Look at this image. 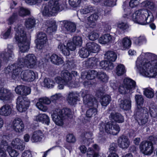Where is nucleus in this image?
Instances as JSON below:
<instances>
[{"instance_id": "nucleus-62", "label": "nucleus", "mask_w": 157, "mask_h": 157, "mask_svg": "<svg viewBox=\"0 0 157 157\" xmlns=\"http://www.w3.org/2000/svg\"><path fill=\"white\" fill-rule=\"evenodd\" d=\"M105 5L109 6H113L116 4L115 0H102Z\"/></svg>"}, {"instance_id": "nucleus-51", "label": "nucleus", "mask_w": 157, "mask_h": 157, "mask_svg": "<svg viewBox=\"0 0 157 157\" xmlns=\"http://www.w3.org/2000/svg\"><path fill=\"white\" fill-rule=\"evenodd\" d=\"M87 157H98L99 156L98 152L95 151L92 148H89L87 151Z\"/></svg>"}, {"instance_id": "nucleus-10", "label": "nucleus", "mask_w": 157, "mask_h": 157, "mask_svg": "<svg viewBox=\"0 0 157 157\" xmlns=\"http://www.w3.org/2000/svg\"><path fill=\"white\" fill-rule=\"evenodd\" d=\"M18 59L20 61L21 59L23 60L21 62V63L25 67L31 68L35 65L36 61V58L33 54H29L26 55L24 58H19Z\"/></svg>"}, {"instance_id": "nucleus-18", "label": "nucleus", "mask_w": 157, "mask_h": 157, "mask_svg": "<svg viewBox=\"0 0 157 157\" xmlns=\"http://www.w3.org/2000/svg\"><path fill=\"white\" fill-rule=\"evenodd\" d=\"M23 60V59H21L19 61L18 59L17 63L14 64V68L11 76L13 79H15L19 76L22 68L24 67L23 64L21 62Z\"/></svg>"}, {"instance_id": "nucleus-43", "label": "nucleus", "mask_w": 157, "mask_h": 157, "mask_svg": "<svg viewBox=\"0 0 157 157\" xmlns=\"http://www.w3.org/2000/svg\"><path fill=\"white\" fill-rule=\"evenodd\" d=\"M126 70L124 66L122 64L118 65L116 68L115 72L118 76H121L126 72Z\"/></svg>"}, {"instance_id": "nucleus-42", "label": "nucleus", "mask_w": 157, "mask_h": 157, "mask_svg": "<svg viewBox=\"0 0 157 157\" xmlns=\"http://www.w3.org/2000/svg\"><path fill=\"white\" fill-rule=\"evenodd\" d=\"M122 47L123 49L129 48L131 46L132 42L128 37L124 38L122 40Z\"/></svg>"}, {"instance_id": "nucleus-46", "label": "nucleus", "mask_w": 157, "mask_h": 157, "mask_svg": "<svg viewBox=\"0 0 157 157\" xmlns=\"http://www.w3.org/2000/svg\"><path fill=\"white\" fill-rule=\"evenodd\" d=\"M111 100V97L109 95H104L101 99V104L102 106H106L109 104Z\"/></svg>"}, {"instance_id": "nucleus-11", "label": "nucleus", "mask_w": 157, "mask_h": 157, "mask_svg": "<svg viewBox=\"0 0 157 157\" xmlns=\"http://www.w3.org/2000/svg\"><path fill=\"white\" fill-rule=\"evenodd\" d=\"M30 102L26 97L18 96L17 99V108L19 111H25L28 107Z\"/></svg>"}, {"instance_id": "nucleus-12", "label": "nucleus", "mask_w": 157, "mask_h": 157, "mask_svg": "<svg viewBox=\"0 0 157 157\" xmlns=\"http://www.w3.org/2000/svg\"><path fill=\"white\" fill-rule=\"evenodd\" d=\"M61 76V77H58L55 78L56 82H63L64 84H67L72 78V75L67 71L62 72Z\"/></svg>"}, {"instance_id": "nucleus-33", "label": "nucleus", "mask_w": 157, "mask_h": 157, "mask_svg": "<svg viewBox=\"0 0 157 157\" xmlns=\"http://www.w3.org/2000/svg\"><path fill=\"white\" fill-rule=\"evenodd\" d=\"M43 137L44 135L41 131L37 130L34 132L31 140L33 142H38L40 141Z\"/></svg>"}, {"instance_id": "nucleus-25", "label": "nucleus", "mask_w": 157, "mask_h": 157, "mask_svg": "<svg viewBox=\"0 0 157 157\" xmlns=\"http://www.w3.org/2000/svg\"><path fill=\"white\" fill-rule=\"evenodd\" d=\"M124 85L126 86L130 93L134 90L136 86V82L133 80L128 78H125L123 81Z\"/></svg>"}, {"instance_id": "nucleus-56", "label": "nucleus", "mask_w": 157, "mask_h": 157, "mask_svg": "<svg viewBox=\"0 0 157 157\" xmlns=\"http://www.w3.org/2000/svg\"><path fill=\"white\" fill-rule=\"evenodd\" d=\"M97 113L96 109L92 108L89 109L86 112V115L87 117H90L95 116Z\"/></svg>"}, {"instance_id": "nucleus-40", "label": "nucleus", "mask_w": 157, "mask_h": 157, "mask_svg": "<svg viewBox=\"0 0 157 157\" xmlns=\"http://www.w3.org/2000/svg\"><path fill=\"white\" fill-rule=\"evenodd\" d=\"M105 57L109 62H114L117 57V54L112 51H108L105 54Z\"/></svg>"}, {"instance_id": "nucleus-16", "label": "nucleus", "mask_w": 157, "mask_h": 157, "mask_svg": "<svg viewBox=\"0 0 157 157\" xmlns=\"http://www.w3.org/2000/svg\"><path fill=\"white\" fill-rule=\"evenodd\" d=\"M13 94L10 90L1 88L0 89V100L3 101L10 100L13 97Z\"/></svg>"}, {"instance_id": "nucleus-57", "label": "nucleus", "mask_w": 157, "mask_h": 157, "mask_svg": "<svg viewBox=\"0 0 157 157\" xmlns=\"http://www.w3.org/2000/svg\"><path fill=\"white\" fill-rule=\"evenodd\" d=\"M149 112L151 116L153 117H157V107L152 105L149 109Z\"/></svg>"}, {"instance_id": "nucleus-36", "label": "nucleus", "mask_w": 157, "mask_h": 157, "mask_svg": "<svg viewBox=\"0 0 157 157\" xmlns=\"http://www.w3.org/2000/svg\"><path fill=\"white\" fill-rule=\"evenodd\" d=\"M36 24V20L33 17H29L25 21V27L29 29H32L34 27Z\"/></svg>"}, {"instance_id": "nucleus-59", "label": "nucleus", "mask_w": 157, "mask_h": 157, "mask_svg": "<svg viewBox=\"0 0 157 157\" xmlns=\"http://www.w3.org/2000/svg\"><path fill=\"white\" fill-rule=\"evenodd\" d=\"M19 15L21 16H25L30 13V11L26 9L21 8L19 11Z\"/></svg>"}, {"instance_id": "nucleus-13", "label": "nucleus", "mask_w": 157, "mask_h": 157, "mask_svg": "<svg viewBox=\"0 0 157 157\" xmlns=\"http://www.w3.org/2000/svg\"><path fill=\"white\" fill-rule=\"evenodd\" d=\"M39 101L36 103V106L40 110L45 112L48 109V107L43 105L42 104H44L47 105L49 104L51 102V100L48 98L44 97L41 98L39 99Z\"/></svg>"}, {"instance_id": "nucleus-49", "label": "nucleus", "mask_w": 157, "mask_h": 157, "mask_svg": "<svg viewBox=\"0 0 157 157\" xmlns=\"http://www.w3.org/2000/svg\"><path fill=\"white\" fill-rule=\"evenodd\" d=\"M94 10L93 7L90 6H86L80 10V13L82 14H86L92 12Z\"/></svg>"}, {"instance_id": "nucleus-28", "label": "nucleus", "mask_w": 157, "mask_h": 157, "mask_svg": "<svg viewBox=\"0 0 157 157\" xmlns=\"http://www.w3.org/2000/svg\"><path fill=\"white\" fill-rule=\"evenodd\" d=\"M86 47L90 53H97L100 49L99 45L94 42L88 43L86 44Z\"/></svg>"}, {"instance_id": "nucleus-6", "label": "nucleus", "mask_w": 157, "mask_h": 157, "mask_svg": "<svg viewBox=\"0 0 157 157\" xmlns=\"http://www.w3.org/2000/svg\"><path fill=\"white\" fill-rule=\"evenodd\" d=\"M135 115L140 125H144L147 122L149 113L148 110L147 108L140 109L138 107L136 110Z\"/></svg>"}, {"instance_id": "nucleus-20", "label": "nucleus", "mask_w": 157, "mask_h": 157, "mask_svg": "<svg viewBox=\"0 0 157 157\" xmlns=\"http://www.w3.org/2000/svg\"><path fill=\"white\" fill-rule=\"evenodd\" d=\"M141 56L142 57L141 61L146 62V63H151L154 60L156 59L157 57L154 55L149 53H142L140 56L138 57L136 62V63L138 61L139 58Z\"/></svg>"}, {"instance_id": "nucleus-64", "label": "nucleus", "mask_w": 157, "mask_h": 157, "mask_svg": "<svg viewBox=\"0 0 157 157\" xmlns=\"http://www.w3.org/2000/svg\"><path fill=\"white\" fill-rule=\"evenodd\" d=\"M17 14L13 13L8 20V24H12L17 19Z\"/></svg>"}, {"instance_id": "nucleus-29", "label": "nucleus", "mask_w": 157, "mask_h": 157, "mask_svg": "<svg viewBox=\"0 0 157 157\" xmlns=\"http://www.w3.org/2000/svg\"><path fill=\"white\" fill-rule=\"evenodd\" d=\"M78 96V94L77 93L73 92H70L67 96V100L70 105H74L76 103Z\"/></svg>"}, {"instance_id": "nucleus-63", "label": "nucleus", "mask_w": 157, "mask_h": 157, "mask_svg": "<svg viewBox=\"0 0 157 157\" xmlns=\"http://www.w3.org/2000/svg\"><path fill=\"white\" fill-rule=\"evenodd\" d=\"M25 2L30 5H33L39 4L42 2V0H25Z\"/></svg>"}, {"instance_id": "nucleus-17", "label": "nucleus", "mask_w": 157, "mask_h": 157, "mask_svg": "<svg viewBox=\"0 0 157 157\" xmlns=\"http://www.w3.org/2000/svg\"><path fill=\"white\" fill-rule=\"evenodd\" d=\"M9 137L6 135H3L2 139L0 144V157H6V150L8 147V144L6 140H8Z\"/></svg>"}, {"instance_id": "nucleus-45", "label": "nucleus", "mask_w": 157, "mask_h": 157, "mask_svg": "<svg viewBox=\"0 0 157 157\" xmlns=\"http://www.w3.org/2000/svg\"><path fill=\"white\" fill-rule=\"evenodd\" d=\"M43 84L44 87H46L48 88H52L55 84L53 80L50 78H46L44 79Z\"/></svg>"}, {"instance_id": "nucleus-23", "label": "nucleus", "mask_w": 157, "mask_h": 157, "mask_svg": "<svg viewBox=\"0 0 157 157\" xmlns=\"http://www.w3.org/2000/svg\"><path fill=\"white\" fill-rule=\"evenodd\" d=\"M11 145L14 148L21 151L24 150L25 147V143L18 138L13 139L12 141Z\"/></svg>"}, {"instance_id": "nucleus-22", "label": "nucleus", "mask_w": 157, "mask_h": 157, "mask_svg": "<svg viewBox=\"0 0 157 157\" xmlns=\"http://www.w3.org/2000/svg\"><path fill=\"white\" fill-rule=\"evenodd\" d=\"M93 134L91 132H87L82 134V143L86 146H89L92 142L93 139Z\"/></svg>"}, {"instance_id": "nucleus-32", "label": "nucleus", "mask_w": 157, "mask_h": 157, "mask_svg": "<svg viewBox=\"0 0 157 157\" xmlns=\"http://www.w3.org/2000/svg\"><path fill=\"white\" fill-rule=\"evenodd\" d=\"M46 25L48 27L47 32L49 34L55 31L56 30L57 26L54 21H47L46 22Z\"/></svg>"}, {"instance_id": "nucleus-8", "label": "nucleus", "mask_w": 157, "mask_h": 157, "mask_svg": "<svg viewBox=\"0 0 157 157\" xmlns=\"http://www.w3.org/2000/svg\"><path fill=\"white\" fill-rule=\"evenodd\" d=\"M150 138V140H151V142L143 141L140 145V148L141 151L145 155H151L154 150L152 142L155 141V139H156V138H155L153 136H151Z\"/></svg>"}, {"instance_id": "nucleus-47", "label": "nucleus", "mask_w": 157, "mask_h": 157, "mask_svg": "<svg viewBox=\"0 0 157 157\" xmlns=\"http://www.w3.org/2000/svg\"><path fill=\"white\" fill-rule=\"evenodd\" d=\"M135 99L136 103L138 105V107L139 108H143L141 107L142 105L144 102V99L143 96L141 95L137 94L135 95Z\"/></svg>"}, {"instance_id": "nucleus-55", "label": "nucleus", "mask_w": 157, "mask_h": 157, "mask_svg": "<svg viewBox=\"0 0 157 157\" xmlns=\"http://www.w3.org/2000/svg\"><path fill=\"white\" fill-rule=\"evenodd\" d=\"M118 27L122 30H124L129 28L128 25L126 21H122L119 22L118 25Z\"/></svg>"}, {"instance_id": "nucleus-41", "label": "nucleus", "mask_w": 157, "mask_h": 157, "mask_svg": "<svg viewBox=\"0 0 157 157\" xmlns=\"http://www.w3.org/2000/svg\"><path fill=\"white\" fill-rule=\"evenodd\" d=\"M111 40V36L109 34H107L100 37L99 41L100 44H105L109 43Z\"/></svg>"}, {"instance_id": "nucleus-19", "label": "nucleus", "mask_w": 157, "mask_h": 157, "mask_svg": "<svg viewBox=\"0 0 157 157\" xmlns=\"http://www.w3.org/2000/svg\"><path fill=\"white\" fill-rule=\"evenodd\" d=\"M21 78L24 80L32 81L34 79L35 75L33 71L31 70H27L21 72Z\"/></svg>"}, {"instance_id": "nucleus-5", "label": "nucleus", "mask_w": 157, "mask_h": 157, "mask_svg": "<svg viewBox=\"0 0 157 157\" xmlns=\"http://www.w3.org/2000/svg\"><path fill=\"white\" fill-rule=\"evenodd\" d=\"M99 126L100 132L105 131L108 134L111 135H116L120 131L119 126L117 124H113L111 122L106 123L101 122L100 123Z\"/></svg>"}, {"instance_id": "nucleus-44", "label": "nucleus", "mask_w": 157, "mask_h": 157, "mask_svg": "<svg viewBox=\"0 0 157 157\" xmlns=\"http://www.w3.org/2000/svg\"><path fill=\"white\" fill-rule=\"evenodd\" d=\"M144 94L147 98H152L154 96V91L151 88H147L144 89Z\"/></svg>"}, {"instance_id": "nucleus-4", "label": "nucleus", "mask_w": 157, "mask_h": 157, "mask_svg": "<svg viewBox=\"0 0 157 157\" xmlns=\"http://www.w3.org/2000/svg\"><path fill=\"white\" fill-rule=\"evenodd\" d=\"M72 114L71 109L65 108L62 109H56L52 114L53 121L55 124L59 126H61L63 124V120Z\"/></svg>"}, {"instance_id": "nucleus-31", "label": "nucleus", "mask_w": 157, "mask_h": 157, "mask_svg": "<svg viewBox=\"0 0 157 157\" xmlns=\"http://www.w3.org/2000/svg\"><path fill=\"white\" fill-rule=\"evenodd\" d=\"M131 101L130 98L121 100L119 102L120 107L124 110H128L131 109Z\"/></svg>"}, {"instance_id": "nucleus-34", "label": "nucleus", "mask_w": 157, "mask_h": 157, "mask_svg": "<svg viewBox=\"0 0 157 157\" xmlns=\"http://www.w3.org/2000/svg\"><path fill=\"white\" fill-rule=\"evenodd\" d=\"M100 66L102 68L107 71L111 70L114 67L113 64L112 62L106 60L101 61Z\"/></svg>"}, {"instance_id": "nucleus-39", "label": "nucleus", "mask_w": 157, "mask_h": 157, "mask_svg": "<svg viewBox=\"0 0 157 157\" xmlns=\"http://www.w3.org/2000/svg\"><path fill=\"white\" fill-rule=\"evenodd\" d=\"M142 5L143 6L148 8L151 10H157V4L155 3L147 1L143 2Z\"/></svg>"}, {"instance_id": "nucleus-14", "label": "nucleus", "mask_w": 157, "mask_h": 157, "mask_svg": "<svg viewBox=\"0 0 157 157\" xmlns=\"http://www.w3.org/2000/svg\"><path fill=\"white\" fill-rule=\"evenodd\" d=\"M12 128L16 132H21L24 131V124L21 119L17 117L12 122Z\"/></svg>"}, {"instance_id": "nucleus-21", "label": "nucleus", "mask_w": 157, "mask_h": 157, "mask_svg": "<svg viewBox=\"0 0 157 157\" xmlns=\"http://www.w3.org/2000/svg\"><path fill=\"white\" fill-rule=\"evenodd\" d=\"M119 147L122 149H127L130 145V142L128 137L122 136L119 137L117 140Z\"/></svg>"}, {"instance_id": "nucleus-50", "label": "nucleus", "mask_w": 157, "mask_h": 157, "mask_svg": "<svg viewBox=\"0 0 157 157\" xmlns=\"http://www.w3.org/2000/svg\"><path fill=\"white\" fill-rule=\"evenodd\" d=\"M79 54L81 57L86 58H87L90 53L87 48H82L80 50Z\"/></svg>"}, {"instance_id": "nucleus-37", "label": "nucleus", "mask_w": 157, "mask_h": 157, "mask_svg": "<svg viewBox=\"0 0 157 157\" xmlns=\"http://www.w3.org/2000/svg\"><path fill=\"white\" fill-rule=\"evenodd\" d=\"M99 16L97 13L91 14L88 18V20L91 27L94 28L96 25L95 21L98 19Z\"/></svg>"}, {"instance_id": "nucleus-7", "label": "nucleus", "mask_w": 157, "mask_h": 157, "mask_svg": "<svg viewBox=\"0 0 157 157\" xmlns=\"http://www.w3.org/2000/svg\"><path fill=\"white\" fill-rule=\"evenodd\" d=\"M59 10V8L52 4L49 1L47 4L42 5L41 12L44 16H50L54 15Z\"/></svg>"}, {"instance_id": "nucleus-24", "label": "nucleus", "mask_w": 157, "mask_h": 157, "mask_svg": "<svg viewBox=\"0 0 157 157\" xmlns=\"http://www.w3.org/2000/svg\"><path fill=\"white\" fill-rule=\"evenodd\" d=\"M64 29L69 33L74 32L76 30V25L75 23L67 21H61Z\"/></svg>"}, {"instance_id": "nucleus-15", "label": "nucleus", "mask_w": 157, "mask_h": 157, "mask_svg": "<svg viewBox=\"0 0 157 157\" xmlns=\"http://www.w3.org/2000/svg\"><path fill=\"white\" fill-rule=\"evenodd\" d=\"M37 40L36 48L38 49H41L44 47L47 40L46 34L43 32L39 33L37 35Z\"/></svg>"}, {"instance_id": "nucleus-9", "label": "nucleus", "mask_w": 157, "mask_h": 157, "mask_svg": "<svg viewBox=\"0 0 157 157\" xmlns=\"http://www.w3.org/2000/svg\"><path fill=\"white\" fill-rule=\"evenodd\" d=\"M83 98V103L87 107H92L97 105V101L95 98L90 94L87 90H83L81 92Z\"/></svg>"}, {"instance_id": "nucleus-54", "label": "nucleus", "mask_w": 157, "mask_h": 157, "mask_svg": "<svg viewBox=\"0 0 157 157\" xmlns=\"http://www.w3.org/2000/svg\"><path fill=\"white\" fill-rule=\"evenodd\" d=\"M6 150L12 157H17L19 154V153L16 150L12 149L11 147L8 145Z\"/></svg>"}, {"instance_id": "nucleus-27", "label": "nucleus", "mask_w": 157, "mask_h": 157, "mask_svg": "<svg viewBox=\"0 0 157 157\" xmlns=\"http://www.w3.org/2000/svg\"><path fill=\"white\" fill-rule=\"evenodd\" d=\"M109 118L110 120L118 123H122L124 121L123 117L121 114L114 111L110 113Z\"/></svg>"}, {"instance_id": "nucleus-53", "label": "nucleus", "mask_w": 157, "mask_h": 157, "mask_svg": "<svg viewBox=\"0 0 157 157\" xmlns=\"http://www.w3.org/2000/svg\"><path fill=\"white\" fill-rule=\"evenodd\" d=\"M82 0H69L70 5L73 8H76L80 6Z\"/></svg>"}, {"instance_id": "nucleus-1", "label": "nucleus", "mask_w": 157, "mask_h": 157, "mask_svg": "<svg viewBox=\"0 0 157 157\" xmlns=\"http://www.w3.org/2000/svg\"><path fill=\"white\" fill-rule=\"evenodd\" d=\"M140 56L136 63L137 71L142 75L149 78H155L157 75V59L151 63H146L141 61Z\"/></svg>"}, {"instance_id": "nucleus-26", "label": "nucleus", "mask_w": 157, "mask_h": 157, "mask_svg": "<svg viewBox=\"0 0 157 157\" xmlns=\"http://www.w3.org/2000/svg\"><path fill=\"white\" fill-rule=\"evenodd\" d=\"M1 57L6 62L8 61L14 57L13 52V48L11 46L8 47V49L6 52H3L1 54Z\"/></svg>"}, {"instance_id": "nucleus-3", "label": "nucleus", "mask_w": 157, "mask_h": 157, "mask_svg": "<svg viewBox=\"0 0 157 157\" xmlns=\"http://www.w3.org/2000/svg\"><path fill=\"white\" fill-rule=\"evenodd\" d=\"M132 20L136 23L145 25L152 21L153 17L150 11L142 9L136 10L133 14Z\"/></svg>"}, {"instance_id": "nucleus-48", "label": "nucleus", "mask_w": 157, "mask_h": 157, "mask_svg": "<svg viewBox=\"0 0 157 157\" xmlns=\"http://www.w3.org/2000/svg\"><path fill=\"white\" fill-rule=\"evenodd\" d=\"M98 72L95 70H90L87 72L86 78L88 80H91L94 78L98 75Z\"/></svg>"}, {"instance_id": "nucleus-2", "label": "nucleus", "mask_w": 157, "mask_h": 157, "mask_svg": "<svg viewBox=\"0 0 157 157\" xmlns=\"http://www.w3.org/2000/svg\"><path fill=\"white\" fill-rule=\"evenodd\" d=\"M16 33L14 38L16 41L19 43L20 51L22 52H27L29 49V42L27 40V37L24 28L22 25H20L15 28Z\"/></svg>"}, {"instance_id": "nucleus-61", "label": "nucleus", "mask_w": 157, "mask_h": 157, "mask_svg": "<svg viewBox=\"0 0 157 157\" xmlns=\"http://www.w3.org/2000/svg\"><path fill=\"white\" fill-rule=\"evenodd\" d=\"M119 92L121 94H125L130 93L126 86L124 85V82L121 85L118 89Z\"/></svg>"}, {"instance_id": "nucleus-52", "label": "nucleus", "mask_w": 157, "mask_h": 157, "mask_svg": "<svg viewBox=\"0 0 157 157\" xmlns=\"http://www.w3.org/2000/svg\"><path fill=\"white\" fill-rule=\"evenodd\" d=\"M97 77L100 80L103 82H106L108 79V76L105 73L103 72H98Z\"/></svg>"}, {"instance_id": "nucleus-38", "label": "nucleus", "mask_w": 157, "mask_h": 157, "mask_svg": "<svg viewBox=\"0 0 157 157\" xmlns=\"http://www.w3.org/2000/svg\"><path fill=\"white\" fill-rule=\"evenodd\" d=\"M36 120L44 123L48 125L49 123L50 120L48 116L44 114H39L36 117Z\"/></svg>"}, {"instance_id": "nucleus-60", "label": "nucleus", "mask_w": 157, "mask_h": 157, "mask_svg": "<svg viewBox=\"0 0 157 157\" xmlns=\"http://www.w3.org/2000/svg\"><path fill=\"white\" fill-rule=\"evenodd\" d=\"M73 41L76 46H81L82 44V40L81 37L75 36L73 38Z\"/></svg>"}, {"instance_id": "nucleus-30", "label": "nucleus", "mask_w": 157, "mask_h": 157, "mask_svg": "<svg viewBox=\"0 0 157 157\" xmlns=\"http://www.w3.org/2000/svg\"><path fill=\"white\" fill-rule=\"evenodd\" d=\"M12 111L11 106L9 104H6L0 108V115L7 116L11 113Z\"/></svg>"}, {"instance_id": "nucleus-35", "label": "nucleus", "mask_w": 157, "mask_h": 157, "mask_svg": "<svg viewBox=\"0 0 157 157\" xmlns=\"http://www.w3.org/2000/svg\"><path fill=\"white\" fill-rule=\"evenodd\" d=\"M50 58L51 62L55 64L59 65L63 63L62 58L56 54H53L50 56Z\"/></svg>"}, {"instance_id": "nucleus-58", "label": "nucleus", "mask_w": 157, "mask_h": 157, "mask_svg": "<svg viewBox=\"0 0 157 157\" xmlns=\"http://www.w3.org/2000/svg\"><path fill=\"white\" fill-rule=\"evenodd\" d=\"M99 36L98 33L95 31L91 32L88 35L89 39L92 41L97 40L99 37Z\"/></svg>"}]
</instances>
